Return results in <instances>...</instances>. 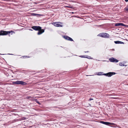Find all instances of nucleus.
<instances>
[{
  "instance_id": "a878e982",
  "label": "nucleus",
  "mask_w": 128,
  "mask_h": 128,
  "mask_svg": "<svg viewBox=\"0 0 128 128\" xmlns=\"http://www.w3.org/2000/svg\"><path fill=\"white\" fill-rule=\"evenodd\" d=\"M71 13H72V14H74V12H71Z\"/></svg>"
},
{
  "instance_id": "aec40b11",
  "label": "nucleus",
  "mask_w": 128,
  "mask_h": 128,
  "mask_svg": "<svg viewBox=\"0 0 128 128\" xmlns=\"http://www.w3.org/2000/svg\"><path fill=\"white\" fill-rule=\"evenodd\" d=\"M69 8H72V9H74V7H72V6H70V7H69Z\"/></svg>"
},
{
  "instance_id": "bb28decb",
  "label": "nucleus",
  "mask_w": 128,
  "mask_h": 128,
  "mask_svg": "<svg viewBox=\"0 0 128 128\" xmlns=\"http://www.w3.org/2000/svg\"><path fill=\"white\" fill-rule=\"evenodd\" d=\"M66 7H68V8H69V6H67Z\"/></svg>"
},
{
  "instance_id": "a211bd4d",
  "label": "nucleus",
  "mask_w": 128,
  "mask_h": 128,
  "mask_svg": "<svg viewBox=\"0 0 128 128\" xmlns=\"http://www.w3.org/2000/svg\"><path fill=\"white\" fill-rule=\"evenodd\" d=\"M26 118L25 117H23L22 118V120H24L26 119Z\"/></svg>"
},
{
  "instance_id": "9b49d317",
  "label": "nucleus",
  "mask_w": 128,
  "mask_h": 128,
  "mask_svg": "<svg viewBox=\"0 0 128 128\" xmlns=\"http://www.w3.org/2000/svg\"><path fill=\"white\" fill-rule=\"evenodd\" d=\"M26 98L28 99H29L30 100L32 101H34L35 99L33 98H32L29 96H28L26 97Z\"/></svg>"
},
{
  "instance_id": "f257e3e1",
  "label": "nucleus",
  "mask_w": 128,
  "mask_h": 128,
  "mask_svg": "<svg viewBox=\"0 0 128 128\" xmlns=\"http://www.w3.org/2000/svg\"><path fill=\"white\" fill-rule=\"evenodd\" d=\"M32 28L35 30L38 31L37 34L38 35H40L44 32V30L42 29V28L39 26H34Z\"/></svg>"
},
{
  "instance_id": "39448f33",
  "label": "nucleus",
  "mask_w": 128,
  "mask_h": 128,
  "mask_svg": "<svg viewBox=\"0 0 128 128\" xmlns=\"http://www.w3.org/2000/svg\"><path fill=\"white\" fill-rule=\"evenodd\" d=\"M116 74V73L113 72H109L106 74H104L103 75H105L106 76L108 77H110L113 75H114Z\"/></svg>"
},
{
  "instance_id": "ddd939ff",
  "label": "nucleus",
  "mask_w": 128,
  "mask_h": 128,
  "mask_svg": "<svg viewBox=\"0 0 128 128\" xmlns=\"http://www.w3.org/2000/svg\"><path fill=\"white\" fill-rule=\"evenodd\" d=\"M34 101L36 102V103H37L38 104H40L38 101L37 100V99H35Z\"/></svg>"
},
{
  "instance_id": "1a4fd4ad",
  "label": "nucleus",
  "mask_w": 128,
  "mask_h": 128,
  "mask_svg": "<svg viewBox=\"0 0 128 128\" xmlns=\"http://www.w3.org/2000/svg\"><path fill=\"white\" fill-rule=\"evenodd\" d=\"M64 38L66 40H68L71 41H73L72 39L68 36H64Z\"/></svg>"
},
{
  "instance_id": "f8f14e48",
  "label": "nucleus",
  "mask_w": 128,
  "mask_h": 128,
  "mask_svg": "<svg viewBox=\"0 0 128 128\" xmlns=\"http://www.w3.org/2000/svg\"><path fill=\"white\" fill-rule=\"evenodd\" d=\"M114 42L116 44H122L123 43H124L123 42H122L118 41H114Z\"/></svg>"
},
{
  "instance_id": "2eb2a0df",
  "label": "nucleus",
  "mask_w": 128,
  "mask_h": 128,
  "mask_svg": "<svg viewBox=\"0 0 128 128\" xmlns=\"http://www.w3.org/2000/svg\"><path fill=\"white\" fill-rule=\"evenodd\" d=\"M86 57H86V58H87L90 59H92L91 57L90 56H86Z\"/></svg>"
},
{
  "instance_id": "6ab92c4d",
  "label": "nucleus",
  "mask_w": 128,
  "mask_h": 128,
  "mask_svg": "<svg viewBox=\"0 0 128 128\" xmlns=\"http://www.w3.org/2000/svg\"><path fill=\"white\" fill-rule=\"evenodd\" d=\"M52 24L53 25H54L55 26H56V22H53L52 23Z\"/></svg>"
},
{
  "instance_id": "f3484780",
  "label": "nucleus",
  "mask_w": 128,
  "mask_h": 128,
  "mask_svg": "<svg viewBox=\"0 0 128 128\" xmlns=\"http://www.w3.org/2000/svg\"><path fill=\"white\" fill-rule=\"evenodd\" d=\"M126 10L128 11V5L125 8Z\"/></svg>"
},
{
  "instance_id": "412c9836",
  "label": "nucleus",
  "mask_w": 128,
  "mask_h": 128,
  "mask_svg": "<svg viewBox=\"0 0 128 128\" xmlns=\"http://www.w3.org/2000/svg\"><path fill=\"white\" fill-rule=\"evenodd\" d=\"M100 73H98V75H101L102 74H100Z\"/></svg>"
},
{
  "instance_id": "393cba45",
  "label": "nucleus",
  "mask_w": 128,
  "mask_h": 128,
  "mask_svg": "<svg viewBox=\"0 0 128 128\" xmlns=\"http://www.w3.org/2000/svg\"><path fill=\"white\" fill-rule=\"evenodd\" d=\"M88 51H87L86 52H88Z\"/></svg>"
},
{
  "instance_id": "4be33fe9",
  "label": "nucleus",
  "mask_w": 128,
  "mask_h": 128,
  "mask_svg": "<svg viewBox=\"0 0 128 128\" xmlns=\"http://www.w3.org/2000/svg\"><path fill=\"white\" fill-rule=\"evenodd\" d=\"M93 100V99L92 98H90L89 100L90 101L91 100Z\"/></svg>"
},
{
  "instance_id": "dca6fc26",
  "label": "nucleus",
  "mask_w": 128,
  "mask_h": 128,
  "mask_svg": "<svg viewBox=\"0 0 128 128\" xmlns=\"http://www.w3.org/2000/svg\"><path fill=\"white\" fill-rule=\"evenodd\" d=\"M119 65L120 66H124V64L122 63H119Z\"/></svg>"
},
{
  "instance_id": "6e6552de",
  "label": "nucleus",
  "mask_w": 128,
  "mask_h": 128,
  "mask_svg": "<svg viewBox=\"0 0 128 128\" xmlns=\"http://www.w3.org/2000/svg\"><path fill=\"white\" fill-rule=\"evenodd\" d=\"M115 26H127L126 25H125L124 24L122 23H117L115 24Z\"/></svg>"
},
{
  "instance_id": "0eeeda50",
  "label": "nucleus",
  "mask_w": 128,
  "mask_h": 128,
  "mask_svg": "<svg viewBox=\"0 0 128 128\" xmlns=\"http://www.w3.org/2000/svg\"><path fill=\"white\" fill-rule=\"evenodd\" d=\"M63 26V24L62 23L60 22H56L57 27H62Z\"/></svg>"
},
{
  "instance_id": "20e7f679",
  "label": "nucleus",
  "mask_w": 128,
  "mask_h": 128,
  "mask_svg": "<svg viewBox=\"0 0 128 128\" xmlns=\"http://www.w3.org/2000/svg\"><path fill=\"white\" fill-rule=\"evenodd\" d=\"M11 32L10 31H6L1 30L0 31V36H4L7 34H8L10 33Z\"/></svg>"
},
{
  "instance_id": "f03ea898",
  "label": "nucleus",
  "mask_w": 128,
  "mask_h": 128,
  "mask_svg": "<svg viewBox=\"0 0 128 128\" xmlns=\"http://www.w3.org/2000/svg\"><path fill=\"white\" fill-rule=\"evenodd\" d=\"M98 36L102 37L108 38L109 37V35L106 33H102L98 34Z\"/></svg>"
},
{
  "instance_id": "b1692460",
  "label": "nucleus",
  "mask_w": 128,
  "mask_h": 128,
  "mask_svg": "<svg viewBox=\"0 0 128 128\" xmlns=\"http://www.w3.org/2000/svg\"><path fill=\"white\" fill-rule=\"evenodd\" d=\"M126 2H127L128 1V0H124Z\"/></svg>"
},
{
  "instance_id": "9d476101",
  "label": "nucleus",
  "mask_w": 128,
  "mask_h": 128,
  "mask_svg": "<svg viewBox=\"0 0 128 128\" xmlns=\"http://www.w3.org/2000/svg\"><path fill=\"white\" fill-rule=\"evenodd\" d=\"M101 123L106 125H108L109 124L112 125L113 124V123H111L106 122H104L103 121H101Z\"/></svg>"
},
{
  "instance_id": "4468645a",
  "label": "nucleus",
  "mask_w": 128,
  "mask_h": 128,
  "mask_svg": "<svg viewBox=\"0 0 128 128\" xmlns=\"http://www.w3.org/2000/svg\"><path fill=\"white\" fill-rule=\"evenodd\" d=\"M80 56L81 58H86V57H86V56Z\"/></svg>"
},
{
  "instance_id": "423d86ee",
  "label": "nucleus",
  "mask_w": 128,
  "mask_h": 128,
  "mask_svg": "<svg viewBox=\"0 0 128 128\" xmlns=\"http://www.w3.org/2000/svg\"><path fill=\"white\" fill-rule=\"evenodd\" d=\"M109 59L110 62H118V60L114 58H109Z\"/></svg>"
},
{
  "instance_id": "cd10ccee",
  "label": "nucleus",
  "mask_w": 128,
  "mask_h": 128,
  "mask_svg": "<svg viewBox=\"0 0 128 128\" xmlns=\"http://www.w3.org/2000/svg\"><path fill=\"white\" fill-rule=\"evenodd\" d=\"M86 76H88V75H86Z\"/></svg>"
},
{
  "instance_id": "5701e85b",
  "label": "nucleus",
  "mask_w": 128,
  "mask_h": 128,
  "mask_svg": "<svg viewBox=\"0 0 128 128\" xmlns=\"http://www.w3.org/2000/svg\"><path fill=\"white\" fill-rule=\"evenodd\" d=\"M37 14H34L33 13V15H34V16H36Z\"/></svg>"
},
{
  "instance_id": "7ed1b4c3",
  "label": "nucleus",
  "mask_w": 128,
  "mask_h": 128,
  "mask_svg": "<svg viewBox=\"0 0 128 128\" xmlns=\"http://www.w3.org/2000/svg\"><path fill=\"white\" fill-rule=\"evenodd\" d=\"M13 84H20L22 85H25L26 83L22 81L17 80L16 82H13Z\"/></svg>"
}]
</instances>
